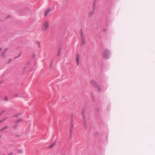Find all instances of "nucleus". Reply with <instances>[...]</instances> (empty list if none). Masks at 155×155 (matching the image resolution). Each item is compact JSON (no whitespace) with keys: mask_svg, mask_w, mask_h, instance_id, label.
Here are the masks:
<instances>
[{"mask_svg":"<svg viewBox=\"0 0 155 155\" xmlns=\"http://www.w3.org/2000/svg\"><path fill=\"white\" fill-rule=\"evenodd\" d=\"M110 53L107 50H104L103 53V57L106 59H108L109 58Z\"/></svg>","mask_w":155,"mask_h":155,"instance_id":"f03ea898","label":"nucleus"},{"mask_svg":"<svg viewBox=\"0 0 155 155\" xmlns=\"http://www.w3.org/2000/svg\"><path fill=\"white\" fill-rule=\"evenodd\" d=\"M91 83L94 85H95L96 84L94 80H91Z\"/></svg>","mask_w":155,"mask_h":155,"instance_id":"9d476101","label":"nucleus"},{"mask_svg":"<svg viewBox=\"0 0 155 155\" xmlns=\"http://www.w3.org/2000/svg\"><path fill=\"white\" fill-rule=\"evenodd\" d=\"M21 115V114H16L15 115V116H16V117H18V116L19 115Z\"/></svg>","mask_w":155,"mask_h":155,"instance_id":"4468645a","label":"nucleus"},{"mask_svg":"<svg viewBox=\"0 0 155 155\" xmlns=\"http://www.w3.org/2000/svg\"><path fill=\"white\" fill-rule=\"evenodd\" d=\"M5 111V110H2V112H4Z\"/></svg>","mask_w":155,"mask_h":155,"instance_id":"dca6fc26","label":"nucleus"},{"mask_svg":"<svg viewBox=\"0 0 155 155\" xmlns=\"http://www.w3.org/2000/svg\"><path fill=\"white\" fill-rule=\"evenodd\" d=\"M8 128V126H5L0 130V131L2 132L4 130L7 129Z\"/></svg>","mask_w":155,"mask_h":155,"instance_id":"39448f33","label":"nucleus"},{"mask_svg":"<svg viewBox=\"0 0 155 155\" xmlns=\"http://www.w3.org/2000/svg\"><path fill=\"white\" fill-rule=\"evenodd\" d=\"M96 88H97L98 91H100L101 90V87L99 86H97Z\"/></svg>","mask_w":155,"mask_h":155,"instance_id":"423d86ee","label":"nucleus"},{"mask_svg":"<svg viewBox=\"0 0 155 155\" xmlns=\"http://www.w3.org/2000/svg\"><path fill=\"white\" fill-rule=\"evenodd\" d=\"M22 121V119H19L17 120L16 122L15 123L17 124L18 123L20 122H21Z\"/></svg>","mask_w":155,"mask_h":155,"instance_id":"6e6552de","label":"nucleus"},{"mask_svg":"<svg viewBox=\"0 0 155 155\" xmlns=\"http://www.w3.org/2000/svg\"><path fill=\"white\" fill-rule=\"evenodd\" d=\"M85 43V40L84 38H82V44L83 45Z\"/></svg>","mask_w":155,"mask_h":155,"instance_id":"1a4fd4ad","label":"nucleus"},{"mask_svg":"<svg viewBox=\"0 0 155 155\" xmlns=\"http://www.w3.org/2000/svg\"><path fill=\"white\" fill-rule=\"evenodd\" d=\"M2 56L3 58H4L5 57V55L4 53H2Z\"/></svg>","mask_w":155,"mask_h":155,"instance_id":"f8f14e48","label":"nucleus"},{"mask_svg":"<svg viewBox=\"0 0 155 155\" xmlns=\"http://www.w3.org/2000/svg\"><path fill=\"white\" fill-rule=\"evenodd\" d=\"M93 13H94V12L93 11L90 12L89 13V14H88L89 16L91 17L93 15Z\"/></svg>","mask_w":155,"mask_h":155,"instance_id":"0eeeda50","label":"nucleus"},{"mask_svg":"<svg viewBox=\"0 0 155 155\" xmlns=\"http://www.w3.org/2000/svg\"><path fill=\"white\" fill-rule=\"evenodd\" d=\"M50 26V22L49 21L46 20L44 21L42 23L41 31L42 32H45L47 31Z\"/></svg>","mask_w":155,"mask_h":155,"instance_id":"f257e3e1","label":"nucleus"},{"mask_svg":"<svg viewBox=\"0 0 155 155\" xmlns=\"http://www.w3.org/2000/svg\"><path fill=\"white\" fill-rule=\"evenodd\" d=\"M52 11V9L51 8H49L47 9L45 11L44 13V16L45 17H46L48 14L50 13Z\"/></svg>","mask_w":155,"mask_h":155,"instance_id":"7ed1b4c3","label":"nucleus"},{"mask_svg":"<svg viewBox=\"0 0 155 155\" xmlns=\"http://www.w3.org/2000/svg\"><path fill=\"white\" fill-rule=\"evenodd\" d=\"M80 55L79 54H78L76 56V61L77 64L78 65L79 64L80 60Z\"/></svg>","mask_w":155,"mask_h":155,"instance_id":"20e7f679","label":"nucleus"},{"mask_svg":"<svg viewBox=\"0 0 155 155\" xmlns=\"http://www.w3.org/2000/svg\"><path fill=\"white\" fill-rule=\"evenodd\" d=\"M18 127V124H17L15 123V124L13 127V128L15 129H16Z\"/></svg>","mask_w":155,"mask_h":155,"instance_id":"9b49d317","label":"nucleus"},{"mask_svg":"<svg viewBox=\"0 0 155 155\" xmlns=\"http://www.w3.org/2000/svg\"><path fill=\"white\" fill-rule=\"evenodd\" d=\"M1 137V136H0V138Z\"/></svg>","mask_w":155,"mask_h":155,"instance_id":"f3484780","label":"nucleus"},{"mask_svg":"<svg viewBox=\"0 0 155 155\" xmlns=\"http://www.w3.org/2000/svg\"><path fill=\"white\" fill-rule=\"evenodd\" d=\"M54 146V145L53 144L51 145L50 146V148H51L52 147Z\"/></svg>","mask_w":155,"mask_h":155,"instance_id":"ddd939ff","label":"nucleus"},{"mask_svg":"<svg viewBox=\"0 0 155 155\" xmlns=\"http://www.w3.org/2000/svg\"><path fill=\"white\" fill-rule=\"evenodd\" d=\"M3 121V120H1L0 121V123L2 122Z\"/></svg>","mask_w":155,"mask_h":155,"instance_id":"2eb2a0df","label":"nucleus"}]
</instances>
